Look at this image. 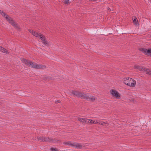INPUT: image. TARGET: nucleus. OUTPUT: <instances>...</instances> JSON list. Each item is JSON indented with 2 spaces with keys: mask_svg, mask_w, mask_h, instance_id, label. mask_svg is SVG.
Instances as JSON below:
<instances>
[{
  "mask_svg": "<svg viewBox=\"0 0 151 151\" xmlns=\"http://www.w3.org/2000/svg\"><path fill=\"white\" fill-rule=\"evenodd\" d=\"M71 93L74 96L85 99L88 101H94L96 100L95 97L91 96L88 94H85L83 93L80 92L76 91H71Z\"/></svg>",
  "mask_w": 151,
  "mask_h": 151,
  "instance_id": "nucleus-1",
  "label": "nucleus"
},
{
  "mask_svg": "<svg viewBox=\"0 0 151 151\" xmlns=\"http://www.w3.org/2000/svg\"><path fill=\"white\" fill-rule=\"evenodd\" d=\"M21 60L23 63H24L28 66H30L32 68H35L36 69H44L46 68L44 65H38L37 64L33 63L31 61H28L24 59H22Z\"/></svg>",
  "mask_w": 151,
  "mask_h": 151,
  "instance_id": "nucleus-2",
  "label": "nucleus"
},
{
  "mask_svg": "<svg viewBox=\"0 0 151 151\" xmlns=\"http://www.w3.org/2000/svg\"><path fill=\"white\" fill-rule=\"evenodd\" d=\"M29 32L35 36L36 37H39L41 39L42 43L46 45H49V44L48 43L47 41L46 40L45 37L43 35L41 34L40 33H37V32L33 31L32 30H29Z\"/></svg>",
  "mask_w": 151,
  "mask_h": 151,
  "instance_id": "nucleus-3",
  "label": "nucleus"
},
{
  "mask_svg": "<svg viewBox=\"0 0 151 151\" xmlns=\"http://www.w3.org/2000/svg\"><path fill=\"white\" fill-rule=\"evenodd\" d=\"M0 13L4 17L7 21H8L11 25H12L15 28L17 29H19V27L16 23L14 22L12 18L6 15L5 13H4L1 10H0Z\"/></svg>",
  "mask_w": 151,
  "mask_h": 151,
  "instance_id": "nucleus-4",
  "label": "nucleus"
},
{
  "mask_svg": "<svg viewBox=\"0 0 151 151\" xmlns=\"http://www.w3.org/2000/svg\"><path fill=\"white\" fill-rule=\"evenodd\" d=\"M64 143L68 146L78 149H81L85 147L84 144L71 142H65Z\"/></svg>",
  "mask_w": 151,
  "mask_h": 151,
  "instance_id": "nucleus-5",
  "label": "nucleus"
},
{
  "mask_svg": "<svg viewBox=\"0 0 151 151\" xmlns=\"http://www.w3.org/2000/svg\"><path fill=\"white\" fill-rule=\"evenodd\" d=\"M123 81L125 84L130 86H134L136 84L135 81L131 78H124Z\"/></svg>",
  "mask_w": 151,
  "mask_h": 151,
  "instance_id": "nucleus-6",
  "label": "nucleus"
},
{
  "mask_svg": "<svg viewBox=\"0 0 151 151\" xmlns=\"http://www.w3.org/2000/svg\"><path fill=\"white\" fill-rule=\"evenodd\" d=\"M110 93L112 96L115 97L117 99H120L121 98L120 94L116 90H111L110 91Z\"/></svg>",
  "mask_w": 151,
  "mask_h": 151,
  "instance_id": "nucleus-7",
  "label": "nucleus"
},
{
  "mask_svg": "<svg viewBox=\"0 0 151 151\" xmlns=\"http://www.w3.org/2000/svg\"><path fill=\"white\" fill-rule=\"evenodd\" d=\"M134 68L140 71L146 72L147 74L150 75L151 74V72L148 69L144 67L139 66H135Z\"/></svg>",
  "mask_w": 151,
  "mask_h": 151,
  "instance_id": "nucleus-8",
  "label": "nucleus"
},
{
  "mask_svg": "<svg viewBox=\"0 0 151 151\" xmlns=\"http://www.w3.org/2000/svg\"><path fill=\"white\" fill-rule=\"evenodd\" d=\"M142 51L145 54L147 55H151V49L147 50L145 48H142Z\"/></svg>",
  "mask_w": 151,
  "mask_h": 151,
  "instance_id": "nucleus-9",
  "label": "nucleus"
},
{
  "mask_svg": "<svg viewBox=\"0 0 151 151\" xmlns=\"http://www.w3.org/2000/svg\"><path fill=\"white\" fill-rule=\"evenodd\" d=\"M132 19L134 24L136 26H138L139 25V23L138 20L137 19V18L134 17H133Z\"/></svg>",
  "mask_w": 151,
  "mask_h": 151,
  "instance_id": "nucleus-10",
  "label": "nucleus"
},
{
  "mask_svg": "<svg viewBox=\"0 0 151 151\" xmlns=\"http://www.w3.org/2000/svg\"><path fill=\"white\" fill-rule=\"evenodd\" d=\"M0 51L6 54L9 53V52L6 49L1 46H0Z\"/></svg>",
  "mask_w": 151,
  "mask_h": 151,
  "instance_id": "nucleus-11",
  "label": "nucleus"
},
{
  "mask_svg": "<svg viewBox=\"0 0 151 151\" xmlns=\"http://www.w3.org/2000/svg\"><path fill=\"white\" fill-rule=\"evenodd\" d=\"M99 123V120H91V124H97Z\"/></svg>",
  "mask_w": 151,
  "mask_h": 151,
  "instance_id": "nucleus-12",
  "label": "nucleus"
},
{
  "mask_svg": "<svg viewBox=\"0 0 151 151\" xmlns=\"http://www.w3.org/2000/svg\"><path fill=\"white\" fill-rule=\"evenodd\" d=\"M52 141L51 139H49L48 137H46L44 138V141L46 142H50Z\"/></svg>",
  "mask_w": 151,
  "mask_h": 151,
  "instance_id": "nucleus-13",
  "label": "nucleus"
},
{
  "mask_svg": "<svg viewBox=\"0 0 151 151\" xmlns=\"http://www.w3.org/2000/svg\"><path fill=\"white\" fill-rule=\"evenodd\" d=\"M99 124H100L101 125H108L109 124L107 123L103 122L102 121H100L99 120Z\"/></svg>",
  "mask_w": 151,
  "mask_h": 151,
  "instance_id": "nucleus-14",
  "label": "nucleus"
},
{
  "mask_svg": "<svg viewBox=\"0 0 151 151\" xmlns=\"http://www.w3.org/2000/svg\"><path fill=\"white\" fill-rule=\"evenodd\" d=\"M86 119L79 118L78 119V120L81 122L83 123H85V120Z\"/></svg>",
  "mask_w": 151,
  "mask_h": 151,
  "instance_id": "nucleus-15",
  "label": "nucleus"
},
{
  "mask_svg": "<svg viewBox=\"0 0 151 151\" xmlns=\"http://www.w3.org/2000/svg\"><path fill=\"white\" fill-rule=\"evenodd\" d=\"M91 119H86L85 123L87 124L91 123Z\"/></svg>",
  "mask_w": 151,
  "mask_h": 151,
  "instance_id": "nucleus-16",
  "label": "nucleus"
},
{
  "mask_svg": "<svg viewBox=\"0 0 151 151\" xmlns=\"http://www.w3.org/2000/svg\"><path fill=\"white\" fill-rule=\"evenodd\" d=\"M63 2L65 4H70L69 0H63Z\"/></svg>",
  "mask_w": 151,
  "mask_h": 151,
  "instance_id": "nucleus-17",
  "label": "nucleus"
},
{
  "mask_svg": "<svg viewBox=\"0 0 151 151\" xmlns=\"http://www.w3.org/2000/svg\"><path fill=\"white\" fill-rule=\"evenodd\" d=\"M37 139L41 141H44V138L41 137H37Z\"/></svg>",
  "mask_w": 151,
  "mask_h": 151,
  "instance_id": "nucleus-18",
  "label": "nucleus"
},
{
  "mask_svg": "<svg viewBox=\"0 0 151 151\" xmlns=\"http://www.w3.org/2000/svg\"><path fill=\"white\" fill-rule=\"evenodd\" d=\"M51 151H58V149L56 148H51Z\"/></svg>",
  "mask_w": 151,
  "mask_h": 151,
  "instance_id": "nucleus-19",
  "label": "nucleus"
},
{
  "mask_svg": "<svg viewBox=\"0 0 151 151\" xmlns=\"http://www.w3.org/2000/svg\"><path fill=\"white\" fill-rule=\"evenodd\" d=\"M110 9L109 8V9H108V10H109Z\"/></svg>",
  "mask_w": 151,
  "mask_h": 151,
  "instance_id": "nucleus-20",
  "label": "nucleus"
}]
</instances>
